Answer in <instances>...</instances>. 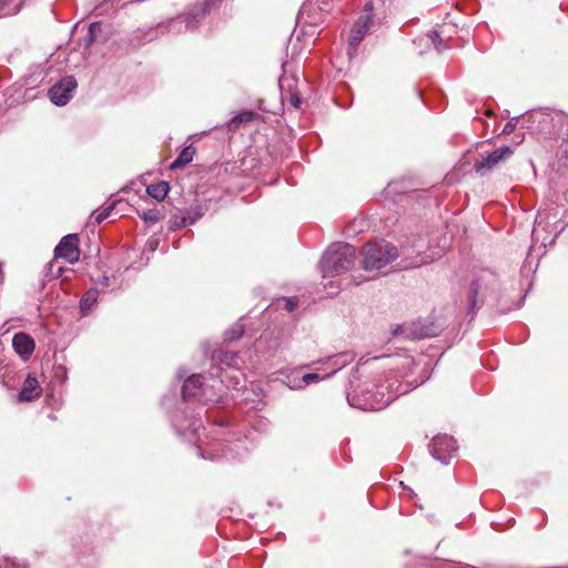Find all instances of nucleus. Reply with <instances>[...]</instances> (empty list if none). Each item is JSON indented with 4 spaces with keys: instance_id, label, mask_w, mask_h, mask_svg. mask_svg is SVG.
I'll return each mask as SVG.
<instances>
[{
    "instance_id": "nucleus-1",
    "label": "nucleus",
    "mask_w": 568,
    "mask_h": 568,
    "mask_svg": "<svg viewBox=\"0 0 568 568\" xmlns=\"http://www.w3.org/2000/svg\"><path fill=\"white\" fill-rule=\"evenodd\" d=\"M356 261V250L347 243H333L324 253L320 270L323 277H334L351 270Z\"/></svg>"
},
{
    "instance_id": "nucleus-2",
    "label": "nucleus",
    "mask_w": 568,
    "mask_h": 568,
    "mask_svg": "<svg viewBox=\"0 0 568 568\" xmlns=\"http://www.w3.org/2000/svg\"><path fill=\"white\" fill-rule=\"evenodd\" d=\"M365 271H379L394 262L399 253L395 245L384 240L367 243L362 251Z\"/></svg>"
},
{
    "instance_id": "nucleus-3",
    "label": "nucleus",
    "mask_w": 568,
    "mask_h": 568,
    "mask_svg": "<svg viewBox=\"0 0 568 568\" xmlns=\"http://www.w3.org/2000/svg\"><path fill=\"white\" fill-rule=\"evenodd\" d=\"M396 388L393 384L376 385V390H373V399H361L359 394L354 390L347 394V400L351 406L357 407L362 410H381L388 406L399 394L406 393V388Z\"/></svg>"
},
{
    "instance_id": "nucleus-4",
    "label": "nucleus",
    "mask_w": 568,
    "mask_h": 568,
    "mask_svg": "<svg viewBox=\"0 0 568 568\" xmlns=\"http://www.w3.org/2000/svg\"><path fill=\"white\" fill-rule=\"evenodd\" d=\"M457 448L456 440L448 435L434 437L429 445L432 456L444 465L449 463Z\"/></svg>"
},
{
    "instance_id": "nucleus-5",
    "label": "nucleus",
    "mask_w": 568,
    "mask_h": 568,
    "mask_svg": "<svg viewBox=\"0 0 568 568\" xmlns=\"http://www.w3.org/2000/svg\"><path fill=\"white\" fill-rule=\"evenodd\" d=\"M75 88V79L73 77H65L49 90V98L55 105H65L72 98Z\"/></svg>"
},
{
    "instance_id": "nucleus-6",
    "label": "nucleus",
    "mask_w": 568,
    "mask_h": 568,
    "mask_svg": "<svg viewBox=\"0 0 568 568\" xmlns=\"http://www.w3.org/2000/svg\"><path fill=\"white\" fill-rule=\"evenodd\" d=\"M373 23L372 6L365 7L364 13L355 21L349 32V45L356 48L369 31Z\"/></svg>"
},
{
    "instance_id": "nucleus-7",
    "label": "nucleus",
    "mask_w": 568,
    "mask_h": 568,
    "mask_svg": "<svg viewBox=\"0 0 568 568\" xmlns=\"http://www.w3.org/2000/svg\"><path fill=\"white\" fill-rule=\"evenodd\" d=\"M513 153L514 151L510 146L503 145L488 153L486 156H483L480 160H477L474 164V169L477 173L485 174Z\"/></svg>"
},
{
    "instance_id": "nucleus-8",
    "label": "nucleus",
    "mask_w": 568,
    "mask_h": 568,
    "mask_svg": "<svg viewBox=\"0 0 568 568\" xmlns=\"http://www.w3.org/2000/svg\"><path fill=\"white\" fill-rule=\"evenodd\" d=\"M78 244L79 236L77 234L65 235L54 250L55 256L64 258L70 264H74L80 257Z\"/></svg>"
},
{
    "instance_id": "nucleus-9",
    "label": "nucleus",
    "mask_w": 568,
    "mask_h": 568,
    "mask_svg": "<svg viewBox=\"0 0 568 568\" xmlns=\"http://www.w3.org/2000/svg\"><path fill=\"white\" fill-rule=\"evenodd\" d=\"M297 80L295 78L280 79V89L282 100L290 103L293 108L298 109L302 104L300 92L296 89Z\"/></svg>"
},
{
    "instance_id": "nucleus-10",
    "label": "nucleus",
    "mask_w": 568,
    "mask_h": 568,
    "mask_svg": "<svg viewBox=\"0 0 568 568\" xmlns=\"http://www.w3.org/2000/svg\"><path fill=\"white\" fill-rule=\"evenodd\" d=\"M12 347L22 359L27 361L34 352L36 344L29 334L19 332L12 337Z\"/></svg>"
},
{
    "instance_id": "nucleus-11",
    "label": "nucleus",
    "mask_w": 568,
    "mask_h": 568,
    "mask_svg": "<svg viewBox=\"0 0 568 568\" xmlns=\"http://www.w3.org/2000/svg\"><path fill=\"white\" fill-rule=\"evenodd\" d=\"M41 394L42 387L40 383L33 375L29 374L22 383V387L18 394L17 399L20 403L32 402L39 398Z\"/></svg>"
},
{
    "instance_id": "nucleus-12",
    "label": "nucleus",
    "mask_w": 568,
    "mask_h": 568,
    "mask_svg": "<svg viewBox=\"0 0 568 568\" xmlns=\"http://www.w3.org/2000/svg\"><path fill=\"white\" fill-rule=\"evenodd\" d=\"M203 377L202 375H192L187 379H185L182 386V394L185 399L191 397H199L202 386H203Z\"/></svg>"
},
{
    "instance_id": "nucleus-13",
    "label": "nucleus",
    "mask_w": 568,
    "mask_h": 568,
    "mask_svg": "<svg viewBox=\"0 0 568 568\" xmlns=\"http://www.w3.org/2000/svg\"><path fill=\"white\" fill-rule=\"evenodd\" d=\"M352 361V356L343 353L334 356H328L327 358L321 361V363L327 365L332 371L328 374H325V377L333 376L336 372L342 369Z\"/></svg>"
},
{
    "instance_id": "nucleus-14",
    "label": "nucleus",
    "mask_w": 568,
    "mask_h": 568,
    "mask_svg": "<svg viewBox=\"0 0 568 568\" xmlns=\"http://www.w3.org/2000/svg\"><path fill=\"white\" fill-rule=\"evenodd\" d=\"M170 191V185L165 181L150 184L146 187V193L156 201H163Z\"/></svg>"
},
{
    "instance_id": "nucleus-15",
    "label": "nucleus",
    "mask_w": 568,
    "mask_h": 568,
    "mask_svg": "<svg viewBox=\"0 0 568 568\" xmlns=\"http://www.w3.org/2000/svg\"><path fill=\"white\" fill-rule=\"evenodd\" d=\"M195 154V148L193 145H189L184 148L179 156L172 162L171 169H180L189 164Z\"/></svg>"
},
{
    "instance_id": "nucleus-16",
    "label": "nucleus",
    "mask_w": 568,
    "mask_h": 568,
    "mask_svg": "<svg viewBox=\"0 0 568 568\" xmlns=\"http://www.w3.org/2000/svg\"><path fill=\"white\" fill-rule=\"evenodd\" d=\"M98 296L99 293L95 288H91L83 294L80 301V307L83 314H87L90 311V308L95 304Z\"/></svg>"
},
{
    "instance_id": "nucleus-17",
    "label": "nucleus",
    "mask_w": 568,
    "mask_h": 568,
    "mask_svg": "<svg viewBox=\"0 0 568 568\" xmlns=\"http://www.w3.org/2000/svg\"><path fill=\"white\" fill-rule=\"evenodd\" d=\"M101 29L100 22H92L89 24L85 36L82 40V45L85 51L89 50L91 44L95 41L97 32Z\"/></svg>"
},
{
    "instance_id": "nucleus-18",
    "label": "nucleus",
    "mask_w": 568,
    "mask_h": 568,
    "mask_svg": "<svg viewBox=\"0 0 568 568\" xmlns=\"http://www.w3.org/2000/svg\"><path fill=\"white\" fill-rule=\"evenodd\" d=\"M256 118V114L252 111H244L237 115H235L233 119H231L229 123V128L231 130H236L242 123H248L253 121Z\"/></svg>"
},
{
    "instance_id": "nucleus-19",
    "label": "nucleus",
    "mask_w": 568,
    "mask_h": 568,
    "mask_svg": "<svg viewBox=\"0 0 568 568\" xmlns=\"http://www.w3.org/2000/svg\"><path fill=\"white\" fill-rule=\"evenodd\" d=\"M480 285L478 281H474L470 286V296H469V310L470 312H475L479 308L477 305V296L479 294Z\"/></svg>"
},
{
    "instance_id": "nucleus-20",
    "label": "nucleus",
    "mask_w": 568,
    "mask_h": 568,
    "mask_svg": "<svg viewBox=\"0 0 568 568\" xmlns=\"http://www.w3.org/2000/svg\"><path fill=\"white\" fill-rule=\"evenodd\" d=\"M287 378V386L291 389H302L305 387L303 376H298L296 373L292 372L290 375L286 376Z\"/></svg>"
},
{
    "instance_id": "nucleus-21",
    "label": "nucleus",
    "mask_w": 568,
    "mask_h": 568,
    "mask_svg": "<svg viewBox=\"0 0 568 568\" xmlns=\"http://www.w3.org/2000/svg\"><path fill=\"white\" fill-rule=\"evenodd\" d=\"M244 333V326L241 323H236L230 329L226 331L225 336L229 341H234L240 338Z\"/></svg>"
},
{
    "instance_id": "nucleus-22",
    "label": "nucleus",
    "mask_w": 568,
    "mask_h": 568,
    "mask_svg": "<svg viewBox=\"0 0 568 568\" xmlns=\"http://www.w3.org/2000/svg\"><path fill=\"white\" fill-rule=\"evenodd\" d=\"M548 217H549L548 213L541 212V211L538 212V214L536 216V221H535V226H534V230H532V236L534 237L538 236L540 227L542 226L544 223H546Z\"/></svg>"
},
{
    "instance_id": "nucleus-23",
    "label": "nucleus",
    "mask_w": 568,
    "mask_h": 568,
    "mask_svg": "<svg viewBox=\"0 0 568 568\" xmlns=\"http://www.w3.org/2000/svg\"><path fill=\"white\" fill-rule=\"evenodd\" d=\"M112 210H113V205H110V206L103 209L100 212L93 213L92 214V219L94 220V223L95 224L102 223L105 219L109 217V215L112 212Z\"/></svg>"
},
{
    "instance_id": "nucleus-24",
    "label": "nucleus",
    "mask_w": 568,
    "mask_h": 568,
    "mask_svg": "<svg viewBox=\"0 0 568 568\" xmlns=\"http://www.w3.org/2000/svg\"><path fill=\"white\" fill-rule=\"evenodd\" d=\"M325 375L324 376H321L320 374L317 373H307V374H304L303 375V381H304V385L305 387L312 383H317L322 379H325Z\"/></svg>"
},
{
    "instance_id": "nucleus-25",
    "label": "nucleus",
    "mask_w": 568,
    "mask_h": 568,
    "mask_svg": "<svg viewBox=\"0 0 568 568\" xmlns=\"http://www.w3.org/2000/svg\"><path fill=\"white\" fill-rule=\"evenodd\" d=\"M142 219L146 222L155 223L160 219V214L156 210H149L143 213Z\"/></svg>"
},
{
    "instance_id": "nucleus-26",
    "label": "nucleus",
    "mask_w": 568,
    "mask_h": 568,
    "mask_svg": "<svg viewBox=\"0 0 568 568\" xmlns=\"http://www.w3.org/2000/svg\"><path fill=\"white\" fill-rule=\"evenodd\" d=\"M201 216H202V213L200 211L196 212L194 215L187 214V215L182 217L181 225H183V226L191 225Z\"/></svg>"
},
{
    "instance_id": "nucleus-27",
    "label": "nucleus",
    "mask_w": 568,
    "mask_h": 568,
    "mask_svg": "<svg viewBox=\"0 0 568 568\" xmlns=\"http://www.w3.org/2000/svg\"><path fill=\"white\" fill-rule=\"evenodd\" d=\"M201 216H202V213L200 211L196 212L194 215L187 214V215L182 217L181 225H183V226L191 225Z\"/></svg>"
},
{
    "instance_id": "nucleus-28",
    "label": "nucleus",
    "mask_w": 568,
    "mask_h": 568,
    "mask_svg": "<svg viewBox=\"0 0 568 568\" xmlns=\"http://www.w3.org/2000/svg\"><path fill=\"white\" fill-rule=\"evenodd\" d=\"M201 426H202L201 419L193 417L190 420L187 428L190 429L191 433H196L201 428Z\"/></svg>"
},
{
    "instance_id": "nucleus-29",
    "label": "nucleus",
    "mask_w": 568,
    "mask_h": 568,
    "mask_svg": "<svg viewBox=\"0 0 568 568\" xmlns=\"http://www.w3.org/2000/svg\"><path fill=\"white\" fill-rule=\"evenodd\" d=\"M297 307V302L294 297H288L284 300V308L287 312H293Z\"/></svg>"
},
{
    "instance_id": "nucleus-30",
    "label": "nucleus",
    "mask_w": 568,
    "mask_h": 568,
    "mask_svg": "<svg viewBox=\"0 0 568 568\" xmlns=\"http://www.w3.org/2000/svg\"><path fill=\"white\" fill-rule=\"evenodd\" d=\"M0 568H23L18 565L16 561L4 558L0 561Z\"/></svg>"
},
{
    "instance_id": "nucleus-31",
    "label": "nucleus",
    "mask_w": 568,
    "mask_h": 568,
    "mask_svg": "<svg viewBox=\"0 0 568 568\" xmlns=\"http://www.w3.org/2000/svg\"><path fill=\"white\" fill-rule=\"evenodd\" d=\"M515 130V125L511 122H507L505 128L503 129V133L509 134Z\"/></svg>"
},
{
    "instance_id": "nucleus-32",
    "label": "nucleus",
    "mask_w": 568,
    "mask_h": 568,
    "mask_svg": "<svg viewBox=\"0 0 568 568\" xmlns=\"http://www.w3.org/2000/svg\"><path fill=\"white\" fill-rule=\"evenodd\" d=\"M235 356L236 355L234 353H225L224 354V358L222 359V362L231 364V362L235 358Z\"/></svg>"
},
{
    "instance_id": "nucleus-33",
    "label": "nucleus",
    "mask_w": 568,
    "mask_h": 568,
    "mask_svg": "<svg viewBox=\"0 0 568 568\" xmlns=\"http://www.w3.org/2000/svg\"><path fill=\"white\" fill-rule=\"evenodd\" d=\"M98 283L102 286H109L110 285V278L105 275L101 276L99 280H98Z\"/></svg>"
},
{
    "instance_id": "nucleus-34",
    "label": "nucleus",
    "mask_w": 568,
    "mask_h": 568,
    "mask_svg": "<svg viewBox=\"0 0 568 568\" xmlns=\"http://www.w3.org/2000/svg\"><path fill=\"white\" fill-rule=\"evenodd\" d=\"M361 399H373V390L369 389L366 393L359 395Z\"/></svg>"
},
{
    "instance_id": "nucleus-35",
    "label": "nucleus",
    "mask_w": 568,
    "mask_h": 568,
    "mask_svg": "<svg viewBox=\"0 0 568 568\" xmlns=\"http://www.w3.org/2000/svg\"><path fill=\"white\" fill-rule=\"evenodd\" d=\"M428 37L433 40L434 43H435V39L439 38V36L436 31L429 32Z\"/></svg>"
},
{
    "instance_id": "nucleus-36",
    "label": "nucleus",
    "mask_w": 568,
    "mask_h": 568,
    "mask_svg": "<svg viewBox=\"0 0 568 568\" xmlns=\"http://www.w3.org/2000/svg\"><path fill=\"white\" fill-rule=\"evenodd\" d=\"M422 262H423V261H419V262H416V263H412V264H409V265H405L404 267H406V268H407V267H417V266H419V265L422 264Z\"/></svg>"
},
{
    "instance_id": "nucleus-37",
    "label": "nucleus",
    "mask_w": 568,
    "mask_h": 568,
    "mask_svg": "<svg viewBox=\"0 0 568 568\" xmlns=\"http://www.w3.org/2000/svg\"><path fill=\"white\" fill-rule=\"evenodd\" d=\"M197 452H199V455L203 458H206V456L202 453V450L200 448H197Z\"/></svg>"
},
{
    "instance_id": "nucleus-38",
    "label": "nucleus",
    "mask_w": 568,
    "mask_h": 568,
    "mask_svg": "<svg viewBox=\"0 0 568 568\" xmlns=\"http://www.w3.org/2000/svg\"><path fill=\"white\" fill-rule=\"evenodd\" d=\"M412 364H413V361L407 358V359H406V365H407V366H410Z\"/></svg>"
},
{
    "instance_id": "nucleus-39",
    "label": "nucleus",
    "mask_w": 568,
    "mask_h": 568,
    "mask_svg": "<svg viewBox=\"0 0 568 568\" xmlns=\"http://www.w3.org/2000/svg\"><path fill=\"white\" fill-rule=\"evenodd\" d=\"M315 364H316V363L306 364V365H304L303 367H312V366H314Z\"/></svg>"
},
{
    "instance_id": "nucleus-40",
    "label": "nucleus",
    "mask_w": 568,
    "mask_h": 568,
    "mask_svg": "<svg viewBox=\"0 0 568 568\" xmlns=\"http://www.w3.org/2000/svg\"><path fill=\"white\" fill-rule=\"evenodd\" d=\"M414 337L415 338H422V337H424V335L423 334H418V335H414Z\"/></svg>"
}]
</instances>
